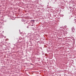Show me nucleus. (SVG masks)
Listing matches in <instances>:
<instances>
[{
    "mask_svg": "<svg viewBox=\"0 0 76 76\" xmlns=\"http://www.w3.org/2000/svg\"><path fill=\"white\" fill-rule=\"evenodd\" d=\"M75 21H76V20H74V22L75 23H76V22H75Z\"/></svg>",
    "mask_w": 76,
    "mask_h": 76,
    "instance_id": "1",
    "label": "nucleus"
}]
</instances>
